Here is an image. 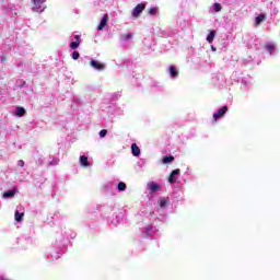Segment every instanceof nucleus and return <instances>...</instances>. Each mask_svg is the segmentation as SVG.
<instances>
[{
  "instance_id": "423d86ee",
  "label": "nucleus",
  "mask_w": 280,
  "mask_h": 280,
  "mask_svg": "<svg viewBox=\"0 0 280 280\" xmlns=\"http://www.w3.org/2000/svg\"><path fill=\"white\" fill-rule=\"evenodd\" d=\"M106 25H108V14H104V15H103V18H102V20H101V23H100V25L97 26V30H98L100 32H102V30H104V27H105Z\"/></svg>"
},
{
  "instance_id": "39448f33",
  "label": "nucleus",
  "mask_w": 280,
  "mask_h": 280,
  "mask_svg": "<svg viewBox=\"0 0 280 280\" xmlns=\"http://www.w3.org/2000/svg\"><path fill=\"white\" fill-rule=\"evenodd\" d=\"M178 174H180V168H176L174 171H172L171 175L168 176V183L171 185H174V183H176V180H178V178L176 176H178Z\"/></svg>"
},
{
  "instance_id": "5701e85b",
  "label": "nucleus",
  "mask_w": 280,
  "mask_h": 280,
  "mask_svg": "<svg viewBox=\"0 0 280 280\" xmlns=\"http://www.w3.org/2000/svg\"><path fill=\"white\" fill-rule=\"evenodd\" d=\"M78 58H80V52L77 51V50H74V51L72 52V59H73V60H78Z\"/></svg>"
},
{
  "instance_id": "1a4fd4ad",
  "label": "nucleus",
  "mask_w": 280,
  "mask_h": 280,
  "mask_svg": "<svg viewBox=\"0 0 280 280\" xmlns=\"http://www.w3.org/2000/svg\"><path fill=\"white\" fill-rule=\"evenodd\" d=\"M266 20V14L260 13L256 19H255V24L256 25H261V23Z\"/></svg>"
},
{
  "instance_id": "a211bd4d",
  "label": "nucleus",
  "mask_w": 280,
  "mask_h": 280,
  "mask_svg": "<svg viewBox=\"0 0 280 280\" xmlns=\"http://www.w3.org/2000/svg\"><path fill=\"white\" fill-rule=\"evenodd\" d=\"M168 200L166 198H160V207L165 208L167 207Z\"/></svg>"
},
{
  "instance_id": "6e6552de",
  "label": "nucleus",
  "mask_w": 280,
  "mask_h": 280,
  "mask_svg": "<svg viewBox=\"0 0 280 280\" xmlns=\"http://www.w3.org/2000/svg\"><path fill=\"white\" fill-rule=\"evenodd\" d=\"M131 152H132L133 156H139V154H141V149H139L137 143H132L131 144Z\"/></svg>"
},
{
  "instance_id": "b1692460",
  "label": "nucleus",
  "mask_w": 280,
  "mask_h": 280,
  "mask_svg": "<svg viewBox=\"0 0 280 280\" xmlns=\"http://www.w3.org/2000/svg\"><path fill=\"white\" fill-rule=\"evenodd\" d=\"M222 10V5L220 3H214V12H220Z\"/></svg>"
},
{
  "instance_id": "6ab92c4d",
  "label": "nucleus",
  "mask_w": 280,
  "mask_h": 280,
  "mask_svg": "<svg viewBox=\"0 0 280 280\" xmlns=\"http://www.w3.org/2000/svg\"><path fill=\"white\" fill-rule=\"evenodd\" d=\"M148 13H149L151 16H155V14H156V8H155V7H152V8L148 9Z\"/></svg>"
},
{
  "instance_id": "aec40b11",
  "label": "nucleus",
  "mask_w": 280,
  "mask_h": 280,
  "mask_svg": "<svg viewBox=\"0 0 280 280\" xmlns=\"http://www.w3.org/2000/svg\"><path fill=\"white\" fill-rule=\"evenodd\" d=\"M118 190H119V191H126V183L120 182V183L118 184Z\"/></svg>"
},
{
  "instance_id": "0eeeda50",
  "label": "nucleus",
  "mask_w": 280,
  "mask_h": 280,
  "mask_svg": "<svg viewBox=\"0 0 280 280\" xmlns=\"http://www.w3.org/2000/svg\"><path fill=\"white\" fill-rule=\"evenodd\" d=\"M148 189H150V191H152L153 194L159 191V189H161V186L154 182H151L148 184Z\"/></svg>"
},
{
  "instance_id": "f3484780",
  "label": "nucleus",
  "mask_w": 280,
  "mask_h": 280,
  "mask_svg": "<svg viewBox=\"0 0 280 280\" xmlns=\"http://www.w3.org/2000/svg\"><path fill=\"white\" fill-rule=\"evenodd\" d=\"M3 198H14V190L5 191Z\"/></svg>"
},
{
  "instance_id": "20e7f679",
  "label": "nucleus",
  "mask_w": 280,
  "mask_h": 280,
  "mask_svg": "<svg viewBox=\"0 0 280 280\" xmlns=\"http://www.w3.org/2000/svg\"><path fill=\"white\" fill-rule=\"evenodd\" d=\"M91 67H93V69H96L97 71H104V69H106V66L97 60L92 59L90 61Z\"/></svg>"
},
{
  "instance_id": "4be33fe9",
  "label": "nucleus",
  "mask_w": 280,
  "mask_h": 280,
  "mask_svg": "<svg viewBox=\"0 0 280 280\" xmlns=\"http://www.w3.org/2000/svg\"><path fill=\"white\" fill-rule=\"evenodd\" d=\"M98 135H100L101 139H104V137H106V135H108V130L103 129V130L100 131Z\"/></svg>"
},
{
  "instance_id": "9d476101",
  "label": "nucleus",
  "mask_w": 280,
  "mask_h": 280,
  "mask_svg": "<svg viewBox=\"0 0 280 280\" xmlns=\"http://www.w3.org/2000/svg\"><path fill=\"white\" fill-rule=\"evenodd\" d=\"M80 163L83 167H89V158L86 155H81L80 156Z\"/></svg>"
},
{
  "instance_id": "dca6fc26",
  "label": "nucleus",
  "mask_w": 280,
  "mask_h": 280,
  "mask_svg": "<svg viewBox=\"0 0 280 280\" xmlns=\"http://www.w3.org/2000/svg\"><path fill=\"white\" fill-rule=\"evenodd\" d=\"M265 49L269 51V54H272V51H275V46L272 44H266Z\"/></svg>"
},
{
  "instance_id": "a878e982",
  "label": "nucleus",
  "mask_w": 280,
  "mask_h": 280,
  "mask_svg": "<svg viewBox=\"0 0 280 280\" xmlns=\"http://www.w3.org/2000/svg\"><path fill=\"white\" fill-rule=\"evenodd\" d=\"M19 167H25V162L23 160L18 161Z\"/></svg>"
},
{
  "instance_id": "f03ea898",
  "label": "nucleus",
  "mask_w": 280,
  "mask_h": 280,
  "mask_svg": "<svg viewBox=\"0 0 280 280\" xmlns=\"http://www.w3.org/2000/svg\"><path fill=\"white\" fill-rule=\"evenodd\" d=\"M143 10H145V3L141 2V3L137 4L131 13L133 19H139V16H141V12H143Z\"/></svg>"
},
{
  "instance_id": "2eb2a0df",
  "label": "nucleus",
  "mask_w": 280,
  "mask_h": 280,
  "mask_svg": "<svg viewBox=\"0 0 280 280\" xmlns=\"http://www.w3.org/2000/svg\"><path fill=\"white\" fill-rule=\"evenodd\" d=\"M213 38H215V31H211L209 35L207 36V40L209 43H213Z\"/></svg>"
},
{
  "instance_id": "412c9836",
  "label": "nucleus",
  "mask_w": 280,
  "mask_h": 280,
  "mask_svg": "<svg viewBox=\"0 0 280 280\" xmlns=\"http://www.w3.org/2000/svg\"><path fill=\"white\" fill-rule=\"evenodd\" d=\"M78 47H80V42H71L70 43V48L78 49Z\"/></svg>"
},
{
  "instance_id": "ddd939ff",
  "label": "nucleus",
  "mask_w": 280,
  "mask_h": 280,
  "mask_svg": "<svg viewBox=\"0 0 280 280\" xmlns=\"http://www.w3.org/2000/svg\"><path fill=\"white\" fill-rule=\"evenodd\" d=\"M15 115H16L18 117H23V116H25V109H24L23 107H16Z\"/></svg>"
},
{
  "instance_id": "7ed1b4c3",
  "label": "nucleus",
  "mask_w": 280,
  "mask_h": 280,
  "mask_svg": "<svg viewBox=\"0 0 280 280\" xmlns=\"http://www.w3.org/2000/svg\"><path fill=\"white\" fill-rule=\"evenodd\" d=\"M229 107L222 106L218 112L213 114L214 121H218L223 115H226Z\"/></svg>"
},
{
  "instance_id": "393cba45",
  "label": "nucleus",
  "mask_w": 280,
  "mask_h": 280,
  "mask_svg": "<svg viewBox=\"0 0 280 280\" xmlns=\"http://www.w3.org/2000/svg\"><path fill=\"white\" fill-rule=\"evenodd\" d=\"M124 40H130L132 38V34H125L122 35Z\"/></svg>"
},
{
  "instance_id": "bb28decb",
  "label": "nucleus",
  "mask_w": 280,
  "mask_h": 280,
  "mask_svg": "<svg viewBox=\"0 0 280 280\" xmlns=\"http://www.w3.org/2000/svg\"><path fill=\"white\" fill-rule=\"evenodd\" d=\"M74 39L77 40V43H81L80 35H74Z\"/></svg>"
},
{
  "instance_id": "f8f14e48",
  "label": "nucleus",
  "mask_w": 280,
  "mask_h": 280,
  "mask_svg": "<svg viewBox=\"0 0 280 280\" xmlns=\"http://www.w3.org/2000/svg\"><path fill=\"white\" fill-rule=\"evenodd\" d=\"M170 75L172 78H178V70L174 66L170 67Z\"/></svg>"
},
{
  "instance_id": "4468645a",
  "label": "nucleus",
  "mask_w": 280,
  "mask_h": 280,
  "mask_svg": "<svg viewBox=\"0 0 280 280\" xmlns=\"http://www.w3.org/2000/svg\"><path fill=\"white\" fill-rule=\"evenodd\" d=\"M174 161V155L164 156L162 162L167 165V163H172Z\"/></svg>"
},
{
  "instance_id": "f257e3e1",
  "label": "nucleus",
  "mask_w": 280,
  "mask_h": 280,
  "mask_svg": "<svg viewBox=\"0 0 280 280\" xmlns=\"http://www.w3.org/2000/svg\"><path fill=\"white\" fill-rule=\"evenodd\" d=\"M47 0H32L33 3V12H45L47 5L45 4Z\"/></svg>"
},
{
  "instance_id": "9b49d317",
  "label": "nucleus",
  "mask_w": 280,
  "mask_h": 280,
  "mask_svg": "<svg viewBox=\"0 0 280 280\" xmlns=\"http://www.w3.org/2000/svg\"><path fill=\"white\" fill-rule=\"evenodd\" d=\"M25 217V213L19 212V210L15 211L14 218L15 222H23V218Z\"/></svg>"
}]
</instances>
